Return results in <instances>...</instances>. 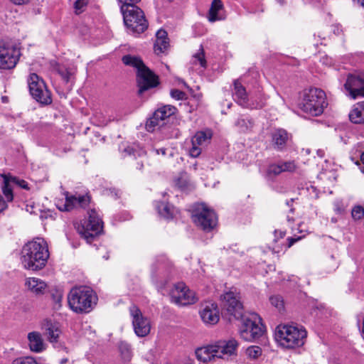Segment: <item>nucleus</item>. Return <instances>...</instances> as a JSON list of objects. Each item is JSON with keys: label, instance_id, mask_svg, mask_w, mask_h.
<instances>
[{"label": "nucleus", "instance_id": "nucleus-1", "mask_svg": "<svg viewBox=\"0 0 364 364\" xmlns=\"http://www.w3.org/2000/svg\"><path fill=\"white\" fill-rule=\"evenodd\" d=\"M21 262L26 269L38 270L43 268L49 258L47 242L43 238L26 243L21 250Z\"/></svg>", "mask_w": 364, "mask_h": 364}, {"label": "nucleus", "instance_id": "nucleus-2", "mask_svg": "<svg viewBox=\"0 0 364 364\" xmlns=\"http://www.w3.org/2000/svg\"><path fill=\"white\" fill-rule=\"evenodd\" d=\"M237 346L238 343L235 339L228 341H219L215 343L198 348L195 353L198 360L207 363L215 358L224 359L235 355Z\"/></svg>", "mask_w": 364, "mask_h": 364}, {"label": "nucleus", "instance_id": "nucleus-3", "mask_svg": "<svg viewBox=\"0 0 364 364\" xmlns=\"http://www.w3.org/2000/svg\"><path fill=\"white\" fill-rule=\"evenodd\" d=\"M96 295L87 287H74L68 295L70 308L77 313L90 312L96 304Z\"/></svg>", "mask_w": 364, "mask_h": 364}, {"label": "nucleus", "instance_id": "nucleus-4", "mask_svg": "<svg viewBox=\"0 0 364 364\" xmlns=\"http://www.w3.org/2000/svg\"><path fill=\"white\" fill-rule=\"evenodd\" d=\"M122 62L136 69L139 92L154 87L159 84L158 76L146 67L139 58L127 55L122 58Z\"/></svg>", "mask_w": 364, "mask_h": 364}, {"label": "nucleus", "instance_id": "nucleus-5", "mask_svg": "<svg viewBox=\"0 0 364 364\" xmlns=\"http://www.w3.org/2000/svg\"><path fill=\"white\" fill-rule=\"evenodd\" d=\"M299 105L304 112L312 116H318L328 105L326 94L319 88L305 90Z\"/></svg>", "mask_w": 364, "mask_h": 364}, {"label": "nucleus", "instance_id": "nucleus-6", "mask_svg": "<svg viewBox=\"0 0 364 364\" xmlns=\"http://www.w3.org/2000/svg\"><path fill=\"white\" fill-rule=\"evenodd\" d=\"M121 11L125 26L129 32L141 33L148 28V22L144 11L136 5H122Z\"/></svg>", "mask_w": 364, "mask_h": 364}, {"label": "nucleus", "instance_id": "nucleus-7", "mask_svg": "<svg viewBox=\"0 0 364 364\" xmlns=\"http://www.w3.org/2000/svg\"><path fill=\"white\" fill-rule=\"evenodd\" d=\"M306 336V331L302 328L288 325L277 328L276 338L280 345L285 348L302 346Z\"/></svg>", "mask_w": 364, "mask_h": 364}, {"label": "nucleus", "instance_id": "nucleus-8", "mask_svg": "<svg viewBox=\"0 0 364 364\" xmlns=\"http://www.w3.org/2000/svg\"><path fill=\"white\" fill-rule=\"evenodd\" d=\"M88 219L85 220L77 225V230L79 234L86 240L87 242H91L93 239L98 236L103 228V222L96 212L92 209L88 212Z\"/></svg>", "mask_w": 364, "mask_h": 364}, {"label": "nucleus", "instance_id": "nucleus-9", "mask_svg": "<svg viewBox=\"0 0 364 364\" xmlns=\"http://www.w3.org/2000/svg\"><path fill=\"white\" fill-rule=\"evenodd\" d=\"M21 55L20 48L13 42L0 40V70L16 68Z\"/></svg>", "mask_w": 364, "mask_h": 364}, {"label": "nucleus", "instance_id": "nucleus-10", "mask_svg": "<svg viewBox=\"0 0 364 364\" xmlns=\"http://www.w3.org/2000/svg\"><path fill=\"white\" fill-rule=\"evenodd\" d=\"M192 218L194 223L205 232L213 230L218 223L215 213L203 203L196 205Z\"/></svg>", "mask_w": 364, "mask_h": 364}, {"label": "nucleus", "instance_id": "nucleus-11", "mask_svg": "<svg viewBox=\"0 0 364 364\" xmlns=\"http://www.w3.org/2000/svg\"><path fill=\"white\" fill-rule=\"evenodd\" d=\"M240 317L242 318V324L240 328V335L242 339L250 341L259 338L263 334V326L257 314H252L249 316L242 315Z\"/></svg>", "mask_w": 364, "mask_h": 364}, {"label": "nucleus", "instance_id": "nucleus-12", "mask_svg": "<svg viewBox=\"0 0 364 364\" xmlns=\"http://www.w3.org/2000/svg\"><path fill=\"white\" fill-rule=\"evenodd\" d=\"M28 85L31 95L37 102L44 105L51 102L50 92L38 75L36 73L31 74L28 78Z\"/></svg>", "mask_w": 364, "mask_h": 364}, {"label": "nucleus", "instance_id": "nucleus-13", "mask_svg": "<svg viewBox=\"0 0 364 364\" xmlns=\"http://www.w3.org/2000/svg\"><path fill=\"white\" fill-rule=\"evenodd\" d=\"M171 301L178 306H186L197 301L196 294L183 282L176 284L171 291Z\"/></svg>", "mask_w": 364, "mask_h": 364}, {"label": "nucleus", "instance_id": "nucleus-14", "mask_svg": "<svg viewBox=\"0 0 364 364\" xmlns=\"http://www.w3.org/2000/svg\"><path fill=\"white\" fill-rule=\"evenodd\" d=\"M129 313L132 320L134 333L139 337H144L150 333L149 320L144 316L141 310L135 305L129 307Z\"/></svg>", "mask_w": 364, "mask_h": 364}, {"label": "nucleus", "instance_id": "nucleus-15", "mask_svg": "<svg viewBox=\"0 0 364 364\" xmlns=\"http://www.w3.org/2000/svg\"><path fill=\"white\" fill-rule=\"evenodd\" d=\"M344 87L353 99L364 97V73L349 74Z\"/></svg>", "mask_w": 364, "mask_h": 364}, {"label": "nucleus", "instance_id": "nucleus-16", "mask_svg": "<svg viewBox=\"0 0 364 364\" xmlns=\"http://www.w3.org/2000/svg\"><path fill=\"white\" fill-rule=\"evenodd\" d=\"M232 95L235 102L243 107L258 109L262 108L264 106V102L262 100L255 103L250 102L245 87H243L237 80L234 82V91Z\"/></svg>", "mask_w": 364, "mask_h": 364}, {"label": "nucleus", "instance_id": "nucleus-17", "mask_svg": "<svg viewBox=\"0 0 364 364\" xmlns=\"http://www.w3.org/2000/svg\"><path fill=\"white\" fill-rule=\"evenodd\" d=\"M212 136L213 132L209 129L197 132L191 139L192 146L189 149V155L193 158L198 157L201 154L202 146L209 144Z\"/></svg>", "mask_w": 364, "mask_h": 364}, {"label": "nucleus", "instance_id": "nucleus-18", "mask_svg": "<svg viewBox=\"0 0 364 364\" xmlns=\"http://www.w3.org/2000/svg\"><path fill=\"white\" fill-rule=\"evenodd\" d=\"M222 304L224 309L235 318H239L242 316V306L235 293L232 291L225 293L222 296Z\"/></svg>", "mask_w": 364, "mask_h": 364}, {"label": "nucleus", "instance_id": "nucleus-19", "mask_svg": "<svg viewBox=\"0 0 364 364\" xmlns=\"http://www.w3.org/2000/svg\"><path fill=\"white\" fill-rule=\"evenodd\" d=\"M200 316L206 325L216 324L220 320V310L217 304L211 301L203 304L200 310Z\"/></svg>", "mask_w": 364, "mask_h": 364}, {"label": "nucleus", "instance_id": "nucleus-20", "mask_svg": "<svg viewBox=\"0 0 364 364\" xmlns=\"http://www.w3.org/2000/svg\"><path fill=\"white\" fill-rule=\"evenodd\" d=\"M90 202V197L87 194L80 195L75 194L69 196L68 193L65 196V202L62 207L58 208L62 211H69L73 208H85Z\"/></svg>", "mask_w": 364, "mask_h": 364}, {"label": "nucleus", "instance_id": "nucleus-21", "mask_svg": "<svg viewBox=\"0 0 364 364\" xmlns=\"http://www.w3.org/2000/svg\"><path fill=\"white\" fill-rule=\"evenodd\" d=\"M271 144L277 151H283L289 140V134L283 129L274 130L271 134Z\"/></svg>", "mask_w": 364, "mask_h": 364}, {"label": "nucleus", "instance_id": "nucleus-22", "mask_svg": "<svg viewBox=\"0 0 364 364\" xmlns=\"http://www.w3.org/2000/svg\"><path fill=\"white\" fill-rule=\"evenodd\" d=\"M28 346L31 351L41 353L46 350V345L41 333L32 331L28 334Z\"/></svg>", "mask_w": 364, "mask_h": 364}, {"label": "nucleus", "instance_id": "nucleus-23", "mask_svg": "<svg viewBox=\"0 0 364 364\" xmlns=\"http://www.w3.org/2000/svg\"><path fill=\"white\" fill-rule=\"evenodd\" d=\"M156 41L154 43V52L159 55L164 53L168 47L167 33L165 30L160 29L156 32Z\"/></svg>", "mask_w": 364, "mask_h": 364}, {"label": "nucleus", "instance_id": "nucleus-24", "mask_svg": "<svg viewBox=\"0 0 364 364\" xmlns=\"http://www.w3.org/2000/svg\"><path fill=\"white\" fill-rule=\"evenodd\" d=\"M26 285L31 291L36 294H43L47 288V284L44 281L36 277L28 278Z\"/></svg>", "mask_w": 364, "mask_h": 364}, {"label": "nucleus", "instance_id": "nucleus-25", "mask_svg": "<svg viewBox=\"0 0 364 364\" xmlns=\"http://www.w3.org/2000/svg\"><path fill=\"white\" fill-rule=\"evenodd\" d=\"M156 208L159 214L167 220L173 218L178 213V210L168 203L157 202Z\"/></svg>", "mask_w": 364, "mask_h": 364}, {"label": "nucleus", "instance_id": "nucleus-26", "mask_svg": "<svg viewBox=\"0 0 364 364\" xmlns=\"http://www.w3.org/2000/svg\"><path fill=\"white\" fill-rule=\"evenodd\" d=\"M350 120L355 124L364 122V101L355 104L349 113Z\"/></svg>", "mask_w": 364, "mask_h": 364}, {"label": "nucleus", "instance_id": "nucleus-27", "mask_svg": "<svg viewBox=\"0 0 364 364\" xmlns=\"http://www.w3.org/2000/svg\"><path fill=\"white\" fill-rule=\"evenodd\" d=\"M45 331L50 342L55 343L58 341L61 331L57 323L47 321L45 323Z\"/></svg>", "mask_w": 364, "mask_h": 364}, {"label": "nucleus", "instance_id": "nucleus-28", "mask_svg": "<svg viewBox=\"0 0 364 364\" xmlns=\"http://www.w3.org/2000/svg\"><path fill=\"white\" fill-rule=\"evenodd\" d=\"M1 190L3 194L6 198V202H11L14 199L13 189L14 185L13 182L10 181L11 178L9 176L4 175Z\"/></svg>", "mask_w": 364, "mask_h": 364}, {"label": "nucleus", "instance_id": "nucleus-29", "mask_svg": "<svg viewBox=\"0 0 364 364\" xmlns=\"http://www.w3.org/2000/svg\"><path fill=\"white\" fill-rule=\"evenodd\" d=\"M223 5L220 0H213L208 11V18L210 22L221 20L218 16V12L223 9Z\"/></svg>", "mask_w": 364, "mask_h": 364}, {"label": "nucleus", "instance_id": "nucleus-30", "mask_svg": "<svg viewBox=\"0 0 364 364\" xmlns=\"http://www.w3.org/2000/svg\"><path fill=\"white\" fill-rule=\"evenodd\" d=\"M191 64L196 66L199 65L203 69L206 68L207 61L205 60V51L202 46H200V48L197 53L193 55Z\"/></svg>", "mask_w": 364, "mask_h": 364}, {"label": "nucleus", "instance_id": "nucleus-31", "mask_svg": "<svg viewBox=\"0 0 364 364\" xmlns=\"http://www.w3.org/2000/svg\"><path fill=\"white\" fill-rule=\"evenodd\" d=\"M176 107L171 105H164L155 111L156 117H159L160 121L164 120L173 115L176 112Z\"/></svg>", "mask_w": 364, "mask_h": 364}, {"label": "nucleus", "instance_id": "nucleus-32", "mask_svg": "<svg viewBox=\"0 0 364 364\" xmlns=\"http://www.w3.org/2000/svg\"><path fill=\"white\" fill-rule=\"evenodd\" d=\"M235 125L238 127L240 132H247L252 129L254 122L250 117L241 116L236 121Z\"/></svg>", "mask_w": 364, "mask_h": 364}, {"label": "nucleus", "instance_id": "nucleus-33", "mask_svg": "<svg viewBox=\"0 0 364 364\" xmlns=\"http://www.w3.org/2000/svg\"><path fill=\"white\" fill-rule=\"evenodd\" d=\"M120 149H122L123 156H134L136 157L146 155L144 149L139 148L138 146H127L123 149L122 147H120Z\"/></svg>", "mask_w": 364, "mask_h": 364}, {"label": "nucleus", "instance_id": "nucleus-34", "mask_svg": "<svg viewBox=\"0 0 364 364\" xmlns=\"http://www.w3.org/2000/svg\"><path fill=\"white\" fill-rule=\"evenodd\" d=\"M176 186L183 191L188 190L191 188L190 178L186 173H181L175 180Z\"/></svg>", "mask_w": 364, "mask_h": 364}, {"label": "nucleus", "instance_id": "nucleus-35", "mask_svg": "<svg viewBox=\"0 0 364 364\" xmlns=\"http://www.w3.org/2000/svg\"><path fill=\"white\" fill-rule=\"evenodd\" d=\"M282 172L279 164H270L266 171L265 178L268 180H272L275 176L279 175Z\"/></svg>", "mask_w": 364, "mask_h": 364}, {"label": "nucleus", "instance_id": "nucleus-36", "mask_svg": "<svg viewBox=\"0 0 364 364\" xmlns=\"http://www.w3.org/2000/svg\"><path fill=\"white\" fill-rule=\"evenodd\" d=\"M262 353V348L257 346H251L245 350V354L250 360H256L261 356Z\"/></svg>", "mask_w": 364, "mask_h": 364}, {"label": "nucleus", "instance_id": "nucleus-37", "mask_svg": "<svg viewBox=\"0 0 364 364\" xmlns=\"http://www.w3.org/2000/svg\"><path fill=\"white\" fill-rule=\"evenodd\" d=\"M164 124L162 121H160L159 117H156V114L154 113L153 116L147 121L146 124V129L148 132H154L157 127Z\"/></svg>", "mask_w": 364, "mask_h": 364}, {"label": "nucleus", "instance_id": "nucleus-38", "mask_svg": "<svg viewBox=\"0 0 364 364\" xmlns=\"http://www.w3.org/2000/svg\"><path fill=\"white\" fill-rule=\"evenodd\" d=\"M269 301L274 307H275L278 311H281L283 310L284 304V300L281 296L274 295L270 296Z\"/></svg>", "mask_w": 364, "mask_h": 364}, {"label": "nucleus", "instance_id": "nucleus-39", "mask_svg": "<svg viewBox=\"0 0 364 364\" xmlns=\"http://www.w3.org/2000/svg\"><path fill=\"white\" fill-rule=\"evenodd\" d=\"M144 151H146V154H147V152H149L151 155L158 156L161 154L162 156H165L166 149L164 147H159L156 144H154L151 145V146H149L148 149Z\"/></svg>", "mask_w": 364, "mask_h": 364}, {"label": "nucleus", "instance_id": "nucleus-40", "mask_svg": "<svg viewBox=\"0 0 364 364\" xmlns=\"http://www.w3.org/2000/svg\"><path fill=\"white\" fill-rule=\"evenodd\" d=\"M119 350L124 358L129 360L132 357L130 346L125 342H122L119 344Z\"/></svg>", "mask_w": 364, "mask_h": 364}, {"label": "nucleus", "instance_id": "nucleus-41", "mask_svg": "<svg viewBox=\"0 0 364 364\" xmlns=\"http://www.w3.org/2000/svg\"><path fill=\"white\" fill-rule=\"evenodd\" d=\"M354 220H360L364 216V208L361 205L355 206L351 212Z\"/></svg>", "mask_w": 364, "mask_h": 364}, {"label": "nucleus", "instance_id": "nucleus-42", "mask_svg": "<svg viewBox=\"0 0 364 364\" xmlns=\"http://www.w3.org/2000/svg\"><path fill=\"white\" fill-rule=\"evenodd\" d=\"M279 166L282 169V172L284 171H294L296 169V165L294 161H284L279 163Z\"/></svg>", "mask_w": 364, "mask_h": 364}, {"label": "nucleus", "instance_id": "nucleus-43", "mask_svg": "<svg viewBox=\"0 0 364 364\" xmlns=\"http://www.w3.org/2000/svg\"><path fill=\"white\" fill-rule=\"evenodd\" d=\"M10 178H11V182H13L14 185V186H18L23 189H28V184L26 181H25L24 180H21V179H19V178H17L16 177H13L11 176H9Z\"/></svg>", "mask_w": 364, "mask_h": 364}, {"label": "nucleus", "instance_id": "nucleus-44", "mask_svg": "<svg viewBox=\"0 0 364 364\" xmlns=\"http://www.w3.org/2000/svg\"><path fill=\"white\" fill-rule=\"evenodd\" d=\"M171 96L175 100H182L186 99V95L184 92L175 89L171 91Z\"/></svg>", "mask_w": 364, "mask_h": 364}, {"label": "nucleus", "instance_id": "nucleus-45", "mask_svg": "<svg viewBox=\"0 0 364 364\" xmlns=\"http://www.w3.org/2000/svg\"><path fill=\"white\" fill-rule=\"evenodd\" d=\"M12 364H38V363L36 360H34L31 358H19L15 359L12 362Z\"/></svg>", "mask_w": 364, "mask_h": 364}, {"label": "nucleus", "instance_id": "nucleus-46", "mask_svg": "<svg viewBox=\"0 0 364 364\" xmlns=\"http://www.w3.org/2000/svg\"><path fill=\"white\" fill-rule=\"evenodd\" d=\"M87 4V0H77L74 4V8L77 14L82 12L83 7Z\"/></svg>", "mask_w": 364, "mask_h": 364}, {"label": "nucleus", "instance_id": "nucleus-47", "mask_svg": "<svg viewBox=\"0 0 364 364\" xmlns=\"http://www.w3.org/2000/svg\"><path fill=\"white\" fill-rule=\"evenodd\" d=\"M328 262L331 264V271H334L338 267V262L336 261L333 256H331Z\"/></svg>", "mask_w": 364, "mask_h": 364}, {"label": "nucleus", "instance_id": "nucleus-48", "mask_svg": "<svg viewBox=\"0 0 364 364\" xmlns=\"http://www.w3.org/2000/svg\"><path fill=\"white\" fill-rule=\"evenodd\" d=\"M141 0H119L122 5H136Z\"/></svg>", "mask_w": 364, "mask_h": 364}, {"label": "nucleus", "instance_id": "nucleus-49", "mask_svg": "<svg viewBox=\"0 0 364 364\" xmlns=\"http://www.w3.org/2000/svg\"><path fill=\"white\" fill-rule=\"evenodd\" d=\"M7 207L6 201L0 195V212L5 210Z\"/></svg>", "mask_w": 364, "mask_h": 364}, {"label": "nucleus", "instance_id": "nucleus-50", "mask_svg": "<svg viewBox=\"0 0 364 364\" xmlns=\"http://www.w3.org/2000/svg\"><path fill=\"white\" fill-rule=\"evenodd\" d=\"M53 299L56 304H58L59 306H60V302L62 300V294L60 293H58L56 295H53Z\"/></svg>", "mask_w": 364, "mask_h": 364}, {"label": "nucleus", "instance_id": "nucleus-51", "mask_svg": "<svg viewBox=\"0 0 364 364\" xmlns=\"http://www.w3.org/2000/svg\"><path fill=\"white\" fill-rule=\"evenodd\" d=\"M301 237H289L287 240H288V242H289V244H288V246L289 247H291L296 242H297L298 240H301Z\"/></svg>", "mask_w": 364, "mask_h": 364}, {"label": "nucleus", "instance_id": "nucleus-52", "mask_svg": "<svg viewBox=\"0 0 364 364\" xmlns=\"http://www.w3.org/2000/svg\"><path fill=\"white\" fill-rule=\"evenodd\" d=\"M16 5H23L28 3L30 0H9Z\"/></svg>", "mask_w": 364, "mask_h": 364}, {"label": "nucleus", "instance_id": "nucleus-53", "mask_svg": "<svg viewBox=\"0 0 364 364\" xmlns=\"http://www.w3.org/2000/svg\"><path fill=\"white\" fill-rule=\"evenodd\" d=\"M354 3L364 8V0H353Z\"/></svg>", "mask_w": 364, "mask_h": 364}, {"label": "nucleus", "instance_id": "nucleus-54", "mask_svg": "<svg viewBox=\"0 0 364 364\" xmlns=\"http://www.w3.org/2000/svg\"><path fill=\"white\" fill-rule=\"evenodd\" d=\"M68 360L66 358L62 359L60 362V364H65Z\"/></svg>", "mask_w": 364, "mask_h": 364}, {"label": "nucleus", "instance_id": "nucleus-55", "mask_svg": "<svg viewBox=\"0 0 364 364\" xmlns=\"http://www.w3.org/2000/svg\"><path fill=\"white\" fill-rule=\"evenodd\" d=\"M360 160L364 164V152L360 156Z\"/></svg>", "mask_w": 364, "mask_h": 364}, {"label": "nucleus", "instance_id": "nucleus-56", "mask_svg": "<svg viewBox=\"0 0 364 364\" xmlns=\"http://www.w3.org/2000/svg\"><path fill=\"white\" fill-rule=\"evenodd\" d=\"M292 202H293V199H291V200H287V205L289 206L290 205V203H292Z\"/></svg>", "mask_w": 364, "mask_h": 364}, {"label": "nucleus", "instance_id": "nucleus-57", "mask_svg": "<svg viewBox=\"0 0 364 364\" xmlns=\"http://www.w3.org/2000/svg\"><path fill=\"white\" fill-rule=\"evenodd\" d=\"M6 99H7V97H2V100H3V102H6Z\"/></svg>", "mask_w": 364, "mask_h": 364}, {"label": "nucleus", "instance_id": "nucleus-58", "mask_svg": "<svg viewBox=\"0 0 364 364\" xmlns=\"http://www.w3.org/2000/svg\"><path fill=\"white\" fill-rule=\"evenodd\" d=\"M336 211L340 213L341 212V210L339 208H337Z\"/></svg>", "mask_w": 364, "mask_h": 364}]
</instances>
